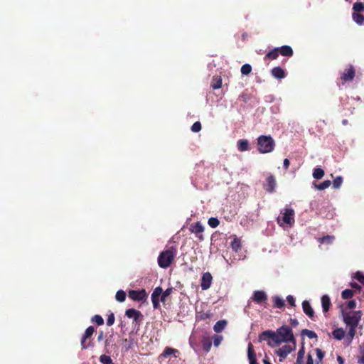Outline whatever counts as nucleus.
<instances>
[{
    "instance_id": "obj_47",
    "label": "nucleus",
    "mask_w": 364,
    "mask_h": 364,
    "mask_svg": "<svg viewBox=\"0 0 364 364\" xmlns=\"http://www.w3.org/2000/svg\"><path fill=\"white\" fill-rule=\"evenodd\" d=\"M114 322V316L113 314H111L107 319V325L109 326H111L112 325H113Z\"/></svg>"
},
{
    "instance_id": "obj_44",
    "label": "nucleus",
    "mask_w": 364,
    "mask_h": 364,
    "mask_svg": "<svg viewBox=\"0 0 364 364\" xmlns=\"http://www.w3.org/2000/svg\"><path fill=\"white\" fill-rule=\"evenodd\" d=\"M202 126L200 122H196L191 127V131L198 132L201 130Z\"/></svg>"
},
{
    "instance_id": "obj_16",
    "label": "nucleus",
    "mask_w": 364,
    "mask_h": 364,
    "mask_svg": "<svg viewBox=\"0 0 364 364\" xmlns=\"http://www.w3.org/2000/svg\"><path fill=\"white\" fill-rule=\"evenodd\" d=\"M94 331H95V328L92 326H90L86 329L85 334L81 341V345H82V348H87V346H85V340L87 338H90L93 334Z\"/></svg>"
},
{
    "instance_id": "obj_27",
    "label": "nucleus",
    "mask_w": 364,
    "mask_h": 364,
    "mask_svg": "<svg viewBox=\"0 0 364 364\" xmlns=\"http://www.w3.org/2000/svg\"><path fill=\"white\" fill-rule=\"evenodd\" d=\"M274 305L277 308H282L284 306V301L282 298L274 296L273 297Z\"/></svg>"
},
{
    "instance_id": "obj_32",
    "label": "nucleus",
    "mask_w": 364,
    "mask_h": 364,
    "mask_svg": "<svg viewBox=\"0 0 364 364\" xmlns=\"http://www.w3.org/2000/svg\"><path fill=\"white\" fill-rule=\"evenodd\" d=\"M231 247L232 248L233 250L235 251H237L238 250L240 249L241 247V242H240V240L239 238H234V240H232V242H231Z\"/></svg>"
},
{
    "instance_id": "obj_48",
    "label": "nucleus",
    "mask_w": 364,
    "mask_h": 364,
    "mask_svg": "<svg viewBox=\"0 0 364 364\" xmlns=\"http://www.w3.org/2000/svg\"><path fill=\"white\" fill-rule=\"evenodd\" d=\"M203 229H191L192 232H194L200 239H202V232Z\"/></svg>"
},
{
    "instance_id": "obj_53",
    "label": "nucleus",
    "mask_w": 364,
    "mask_h": 364,
    "mask_svg": "<svg viewBox=\"0 0 364 364\" xmlns=\"http://www.w3.org/2000/svg\"><path fill=\"white\" fill-rule=\"evenodd\" d=\"M289 165H290L289 160L288 159H285L284 160V163H283L284 168L285 170H287L289 168Z\"/></svg>"
},
{
    "instance_id": "obj_58",
    "label": "nucleus",
    "mask_w": 364,
    "mask_h": 364,
    "mask_svg": "<svg viewBox=\"0 0 364 364\" xmlns=\"http://www.w3.org/2000/svg\"><path fill=\"white\" fill-rule=\"evenodd\" d=\"M358 363L360 364H364V355H363L359 359Z\"/></svg>"
},
{
    "instance_id": "obj_23",
    "label": "nucleus",
    "mask_w": 364,
    "mask_h": 364,
    "mask_svg": "<svg viewBox=\"0 0 364 364\" xmlns=\"http://www.w3.org/2000/svg\"><path fill=\"white\" fill-rule=\"evenodd\" d=\"M332 336L335 339L341 341L345 336V331L343 328H338L332 332Z\"/></svg>"
},
{
    "instance_id": "obj_59",
    "label": "nucleus",
    "mask_w": 364,
    "mask_h": 364,
    "mask_svg": "<svg viewBox=\"0 0 364 364\" xmlns=\"http://www.w3.org/2000/svg\"><path fill=\"white\" fill-rule=\"evenodd\" d=\"M360 353L364 355V343H362L360 346Z\"/></svg>"
},
{
    "instance_id": "obj_5",
    "label": "nucleus",
    "mask_w": 364,
    "mask_h": 364,
    "mask_svg": "<svg viewBox=\"0 0 364 364\" xmlns=\"http://www.w3.org/2000/svg\"><path fill=\"white\" fill-rule=\"evenodd\" d=\"M296 348V342L294 345L292 343H285L283 346L276 350L274 353L279 357V361L282 362Z\"/></svg>"
},
{
    "instance_id": "obj_40",
    "label": "nucleus",
    "mask_w": 364,
    "mask_h": 364,
    "mask_svg": "<svg viewBox=\"0 0 364 364\" xmlns=\"http://www.w3.org/2000/svg\"><path fill=\"white\" fill-rule=\"evenodd\" d=\"M343 183V178L337 176L333 181V187L334 188H339Z\"/></svg>"
},
{
    "instance_id": "obj_17",
    "label": "nucleus",
    "mask_w": 364,
    "mask_h": 364,
    "mask_svg": "<svg viewBox=\"0 0 364 364\" xmlns=\"http://www.w3.org/2000/svg\"><path fill=\"white\" fill-rule=\"evenodd\" d=\"M302 308L304 310V312L309 317H313L314 315V311L312 307L311 306L310 304L307 301H304L302 303Z\"/></svg>"
},
{
    "instance_id": "obj_11",
    "label": "nucleus",
    "mask_w": 364,
    "mask_h": 364,
    "mask_svg": "<svg viewBox=\"0 0 364 364\" xmlns=\"http://www.w3.org/2000/svg\"><path fill=\"white\" fill-rule=\"evenodd\" d=\"M213 277L209 272H205L203 274L201 278V289L206 290L209 289L212 284Z\"/></svg>"
},
{
    "instance_id": "obj_10",
    "label": "nucleus",
    "mask_w": 364,
    "mask_h": 364,
    "mask_svg": "<svg viewBox=\"0 0 364 364\" xmlns=\"http://www.w3.org/2000/svg\"><path fill=\"white\" fill-rule=\"evenodd\" d=\"M162 289L161 287H156L154 289L151 294V301L155 309H157L159 306L160 298L162 296Z\"/></svg>"
},
{
    "instance_id": "obj_50",
    "label": "nucleus",
    "mask_w": 364,
    "mask_h": 364,
    "mask_svg": "<svg viewBox=\"0 0 364 364\" xmlns=\"http://www.w3.org/2000/svg\"><path fill=\"white\" fill-rule=\"evenodd\" d=\"M211 348V343L209 341L203 342V348L205 351H209Z\"/></svg>"
},
{
    "instance_id": "obj_33",
    "label": "nucleus",
    "mask_w": 364,
    "mask_h": 364,
    "mask_svg": "<svg viewBox=\"0 0 364 364\" xmlns=\"http://www.w3.org/2000/svg\"><path fill=\"white\" fill-rule=\"evenodd\" d=\"M353 9L355 13L364 12V4L361 2H356L353 4Z\"/></svg>"
},
{
    "instance_id": "obj_8",
    "label": "nucleus",
    "mask_w": 364,
    "mask_h": 364,
    "mask_svg": "<svg viewBox=\"0 0 364 364\" xmlns=\"http://www.w3.org/2000/svg\"><path fill=\"white\" fill-rule=\"evenodd\" d=\"M129 296L134 301H144L147 298V294L144 289L139 291L130 290L129 291Z\"/></svg>"
},
{
    "instance_id": "obj_30",
    "label": "nucleus",
    "mask_w": 364,
    "mask_h": 364,
    "mask_svg": "<svg viewBox=\"0 0 364 364\" xmlns=\"http://www.w3.org/2000/svg\"><path fill=\"white\" fill-rule=\"evenodd\" d=\"M331 184V181L330 180H326L323 182L316 185V187L319 191H323L328 188Z\"/></svg>"
},
{
    "instance_id": "obj_34",
    "label": "nucleus",
    "mask_w": 364,
    "mask_h": 364,
    "mask_svg": "<svg viewBox=\"0 0 364 364\" xmlns=\"http://www.w3.org/2000/svg\"><path fill=\"white\" fill-rule=\"evenodd\" d=\"M314 351L316 353V357L318 359V360L316 361V364H319L322 361V360L325 355V353L323 351H322L319 348L314 349Z\"/></svg>"
},
{
    "instance_id": "obj_62",
    "label": "nucleus",
    "mask_w": 364,
    "mask_h": 364,
    "mask_svg": "<svg viewBox=\"0 0 364 364\" xmlns=\"http://www.w3.org/2000/svg\"><path fill=\"white\" fill-rule=\"evenodd\" d=\"M351 286L354 288H359L358 285L356 284H351Z\"/></svg>"
},
{
    "instance_id": "obj_61",
    "label": "nucleus",
    "mask_w": 364,
    "mask_h": 364,
    "mask_svg": "<svg viewBox=\"0 0 364 364\" xmlns=\"http://www.w3.org/2000/svg\"><path fill=\"white\" fill-rule=\"evenodd\" d=\"M263 363H264V364H271V363L267 360V359H266V358H264V359L263 360Z\"/></svg>"
},
{
    "instance_id": "obj_43",
    "label": "nucleus",
    "mask_w": 364,
    "mask_h": 364,
    "mask_svg": "<svg viewBox=\"0 0 364 364\" xmlns=\"http://www.w3.org/2000/svg\"><path fill=\"white\" fill-rule=\"evenodd\" d=\"M92 321L97 323L99 326H101L104 323V320L102 317L100 315H95L92 318Z\"/></svg>"
},
{
    "instance_id": "obj_4",
    "label": "nucleus",
    "mask_w": 364,
    "mask_h": 364,
    "mask_svg": "<svg viewBox=\"0 0 364 364\" xmlns=\"http://www.w3.org/2000/svg\"><path fill=\"white\" fill-rule=\"evenodd\" d=\"M294 210L289 206H286L277 218L279 225L286 224L291 226L294 223Z\"/></svg>"
},
{
    "instance_id": "obj_37",
    "label": "nucleus",
    "mask_w": 364,
    "mask_h": 364,
    "mask_svg": "<svg viewBox=\"0 0 364 364\" xmlns=\"http://www.w3.org/2000/svg\"><path fill=\"white\" fill-rule=\"evenodd\" d=\"M100 360L102 364H114L112 362V360L111 359V358L106 355H102L100 357Z\"/></svg>"
},
{
    "instance_id": "obj_56",
    "label": "nucleus",
    "mask_w": 364,
    "mask_h": 364,
    "mask_svg": "<svg viewBox=\"0 0 364 364\" xmlns=\"http://www.w3.org/2000/svg\"><path fill=\"white\" fill-rule=\"evenodd\" d=\"M192 228H203V225L200 222H197Z\"/></svg>"
},
{
    "instance_id": "obj_12",
    "label": "nucleus",
    "mask_w": 364,
    "mask_h": 364,
    "mask_svg": "<svg viewBox=\"0 0 364 364\" xmlns=\"http://www.w3.org/2000/svg\"><path fill=\"white\" fill-rule=\"evenodd\" d=\"M272 75L277 79H282L286 76L285 71L281 67H274L271 70Z\"/></svg>"
},
{
    "instance_id": "obj_21",
    "label": "nucleus",
    "mask_w": 364,
    "mask_h": 364,
    "mask_svg": "<svg viewBox=\"0 0 364 364\" xmlns=\"http://www.w3.org/2000/svg\"><path fill=\"white\" fill-rule=\"evenodd\" d=\"M237 149L240 151H245L249 149V141L247 139H240L237 143Z\"/></svg>"
},
{
    "instance_id": "obj_57",
    "label": "nucleus",
    "mask_w": 364,
    "mask_h": 364,
    "mask_svg": "<svg viewBox=\"0 0 364 364\" xmlns=\"http://www.w3.org/2000/svg\"><path fill=\"white\" fill-rule=\"evenodd\" d=\"M337 360H338L339 364H344V360H343V359L342 358L341 356L338 355L337 357Z\"/></svg>"
},
{
    "instance_id": "obj_55",
    "label": "nucleus",
    "mask_w": 364,
    "mask_h": 364,
    "mask_svg": "<svg viewBox=\"0 0 364 364\" xmlns=\"http://www.w3.org/2000/svg\"><path fill=\"white\" fill-rule=\"evenodd\" d=\"M304 359V358H300L299 357H297L295 364H303Z\"/></svg>"
},
{
    "instance_id": "obj_14",
    "label": "nucleus",
    "mask_w": 364,
    "mask_h": 364,
    "mask_svg": "<svg viewBox=\"0 0 364 364\" xmlns=\"http://www.w3.org/2000/svg\"><path fill=\"white\" fill-rule=\"evenodd\" d=\"M247 357L250 364H257L256 362V355L253 350V346L250 343L248 344L247 347Z\"/></svg>"
},
{
    "instance_id": "obj_63",
    "label": "nucleus",
    "mask_w": 364,
    "mask_h": 364,
    "mask_svg": "<svg viewBox=\"0 0 364 364\" xmlns=\"http://www.w3.org/2000/svg\"><path fill=\"white\" fill-rule=\"evenodd\" d=\"M291 323L294 325H297L298 322L296 320H291Z\"/></svg>"
},
{
    "instance_id": "obj_15",
    "label": "nucleus",
    "mask_w": 364,
    "mask_h": 364,
    "mask_svg": "<svg viewBox=\"0 0 364 364\" xmlns=\"http://www.w3.org/2000/svg\"><path fill=\"white\" fill-rule=\"evenodd\" d=\"M252 298L257 303H261L267 300V295L263 291H255Z\"/></svg>"
},
{
    "instance_id": "obj_41",
    "label": "nucleus",
    "mask_w": 364,
    "mask_h": 364,
    "mask_svg": "<svg viewBox=\"0 0 364 364\" xmlns=\"http://www.w3.org/2000/svg\"><path fill=\"white\" fill-rule=\"evenodd\" d=\"M208 223L211 228H216L219 225L220 221L217 218H209Z\"/></svg>"
},
{
    "instance_id": "obj_3",
    "label": "nucleus",
    "mask_w": 364,
    "mask_h": 364,
    "mask_svg": "<svg viewBox=\"0 0 364 364\" xmlns=\"http://www.w3.org/2000/svg\"><path fill=\"white\" fill-rule=\"evenodd\" d=\"M176 255V251L173 249H168L162 252L158 257V264L161 268L168 267L173 261Z\"/></svg>"
},
{
    "instance_id": "obj_49",
    "label": "nucleus",
    "mask_w": 364,
    "mask_h": 364,
    "mask_svg": "<svg viewBox=\"0 0 364 364\" xmlns=\"http://www.w3.org/2000/svg\"><path fill=\"white\" fill-rule=\"evenodd\" d=\"M287 301L289 302V304L292 306H295V299L294 298L293 296L291 295H289L287 297Z\"/></svg>"
},
{
    "instance_id": "obj_7",
    "label": "nucleus",
    "mask_w": 364,
    "mask_h": 364,
    "mask_svg": "<svg viewBox=\"0 0 364 364\" xmlns=\"http://www.w3.org/2000/svg\"><path fill=\"white\" fill-rule=\"evenodd\" d=\"M355 76V70L352 65H348V67L341 73L339 80L342 84H345L348 82L352 81Z\"/></svg>"
},
{
    "instance_id": "obj_52",
    "label": "nucleus",
    "mask_w": 364,
    "mask_h": 364,
    "mask_svg": "<svg viewBox=\"0 0 364 364\" xmlns=\"http://www.w3.org/2000/svg\"><path fill=\"white\" fill-rule=\"evenodd\" d=\"M356 306V302L353 300L349 301L348 303V308L353 309H355Z\"/></svg>"
},
{
    "instance_id": "obj_13",
    "label": "nucleus",
    "mask_w": 364,
    "mask_h": 364,
    "mask_svg": "<svg viewBox=\"0 0 364 364\" xmlns=\"http://www.w3.org/2000/svg\"><path fill=\"white\" fill-rule=\"evenodd\" d=\"M279 53L282 56L291 57L294 54L292 48L289 46H282L278 47Z\"/></svg>"
},
{
    "instance_id": "obj_20",
    "label": "nucleus",
    "mask_w": 364,
    "mask_h": 364,
    "mask_svg": "<svg viewBox=\"0 0 364 364\" xmlns=\"http://www.w3.org/2000/svg\"><path fill=\"white\" fill-rule=\"evenodd\" d=\"M279 53L277 48L269 50L264 56V60H275L278 58Z\"/></svg>"
},
{
    "instance_id": "obj_39",
    "label": "nucleus",
    "mask_w": 364,
    "mask_h": 364,
    "mask_svg": "<svg viewBox=\"0 0 364 364\" xmlns=\"http://www.w3.org/2000/svg\"><path fill=\"white\" fill-rule=\"evenodd\" d=\"M341 296L343 299H350L353 296V291L350 289H345L342 291Z\"/></svg>"
},
{
    "instance_id": "obj_35",
    "label": "nucleus",
    "mask_w": 364,
    "mask_h": 364,
    "mask_svg": "<svg viewBox=\"0 0 364 364\" xmlns=\"http://www.w3.org/2000/svg\"><path fill=\"white\" fill-rule=\"evenodd\" d=\"M115 298H116L117 301H118L119 302H123L126 299V294L123 290H119L116 293Z\"/></svg>"
},
{
    "instance_id": "obj_36",
    "label": "nucleus",
    "mask_w": 364,
    "mask_h": 364,
    "mask_svg": "<svg viewBox=\"0 0 364 364\" xmlns=\"http://www.w3.org/2000/svg\"><path fill=\"white\" fill-rule=\"evenodd\" d=\"M252 71V66L250 64H244L241 68V73L242 75H247Z\"/></svg>"
},
{
    "instance_id": "obj_25",
    "label": "nucleus",
    "mask_w": 364,
    "mask_h": 364,
    "mask_svg": "<svg viewBox=\"0 0 364 364\" xmlns=\"http://www.w3.org/2000/svg\"><path fill=\"white\" fill-rule=\"evenodd\" d=\"M324 176V171L321 168H316L313 172V177L317 180L321 179Z\"/></svg>"
},
{
    "instance_id": "obj_1",
    "label": "nucleus",
    "mask_w": 364,
    "mask_h": 364,
    "mask_svg": "<svg viewBox=\"0 0 364 364\" xmlns=\"http://www.w3.org/2000/svg\"><path fill=\"white\" fill-rule=\"evenodd\" d=\"M259 338L260 341H267V345L271 348H275L282 343H292L294 345L295 343L293 331L287 326H283L276 331H265L259 335Z\"/></svg>"
},
{
    "instance_id": "obj_42",
    "label": "nucleus",
    "mask_w": 364,
    "mask_h": 364,
    "mask_svg": "<svg viewBox=\"0 0 364 364\" xmlns=\"http://www.w3.org/2000/svg\"><path fill=\"white\" fill-rule=\"evenodd\" d=\"M353 278L360 282L364 285V274L361 272H357L355 273Z\"/></svg>"
},
{
    "instance_id": "obj_29",
    "label": "nucleus",
    "mask_w": 364,
    "mask_h": 364,
    "mask_svg": "<svg viewBox=\"0 0 364 364\" xmlns=\"http://www.w3.org/2000/svg\"><path fill=\"white\" fill-rule=\"evenodd\" d=\"M176 353H178L177 350L171 348H169V347H167V348H165L164 351L161 355V357L166 358V357H168L170 355H172V354L175 355Z\"/></svg>"
},
{
    "instance_id": "obj_24",
    "label": "nucleus",
    "mask_w": 364,
    "mask_h": 364,
    "mask_svg": "<svg viewBox=\"0 0 364 364\" xmlns=\"http://www.w3.org/2000/svg\"><path fill=\"white\" fill-rule=\"evenodd\" d=\"M222 86V79L220 77H214L211 82V87L213 90L220 88Z\"/></svg>"
},
{
    "instance_id": "obj_46",
    "label": "nucleus",
    "mask_w": 364,
    "mask_h": 364,
    "mask_svg": "<svg viewBox=\"0 0 364 364\" xmlns=\"http://www.w3.org/2000/svg\"><path fill=\"white\" fill-rule=\"evenodd\" d=\"M172 292V289H167L165 291H162L161 301H164L166 296H169Z\"/></svg>"
},
{
    "instance_id": "obj_18",
    "label": "nucleus",
    "mask_w": 364,
    "mask_h": 364,
    "mask_svg": "<svg viewBox=\"0 0 364 364\" xmlns=\"http://www.w3.org/2000/svg\"><path fill=\"white\" fill-rule=\"evenodd\" d=\"M125 315L128 318H133L134 320L136 321L139 316L141 315V313L136 309H129L126 311Z\"/></svg>"
},
{
    "instance_id": "obj_26",
    "label": "nucleus",
    "mask_w": 364,
    "mask_h": 364,
    "mask_svg": "<svg viewBox=\"0 0 364 364\" xmlns=\"http://www.w3.org/2000/svg\"><path fill=\"white\" fill-rule=\"evenodd\" d=\"M353 18L358 24L364 25V16L363 15L358 14V13H353Z\"/></svg>"
},
{
    "instance_id": "obj_19",
    "label": "nucleus",
    "mask_w": 364,
    "mask_h": 364,
    "mask_svg": "<svg viewBox=\"0 0 364 364\" xmlns=\"http://www.w3.org/2000/svg\"><path fill=\"white\" fill-rule=\"evenodd\" d=\"M322 309L324 312H327L329 310L331 306V300L328 295H323L321 297Z\"/></svg>"
},
{
    "instance_id": "obj_2",
    "label": "nucleus",
    "mask_w": 364,
    "mask_h": 364,
    "mask_svg": "<svg viewBox=\"0 0 364 364\" xmlns=\"http://www.w3.org/2000/svg\"><path fill=\"white\" fill-rule=\"evenodd\" d=\"M257 146L259 153H270L274 149L275 142L272 136L261 135L257 138Z\"/></svg>"
},
{
    "instance_id": "obj_22",
    "label": "nucleus",
    "mask_w": 364,
    "mask_h": 364,
    "mask_svg": "<svg viewBox=\"0 0 364 364\" xmlns=\"http://www.w3.org/2000/svg\"><path fill=\"white\" fill-rule=\"evenodd\" d=\"M226 326L227 321L225 320H220L218 322H216V323L214 325L213 329L215 332L220 333L223 330H224Z\"/></svg>"
},
{
    "instance_id": "obj_45",
    "label": "nucleus",
    "mask_w": 364,
    "mask_h": 364,
    "mask_svg": "<svg viewBox=\"0 0 364 364\" xmlns=\"http://www.w3.org/2000/svg\"><path fill=\"white\" fill-rule=\"evenodd\" d=\"M223 338L222 336H218V335H215L213 336V344L215 346H218L222 341H223Z\"/></svg>"
},
{
    "instance_id": "obj_54",
    "label": "nucleus",
    "mask_w": 364,
    "mask_h": 364,
    "mask_svg": "<svg viewBox=\"0 0 364 364\" xmlns=\"http://www.w3.org/2000/svg\"><path fill=\"white\" fill-rule=\"evenodd\" d=\"M306 364H314L313 357L310 353L308 354Z\"/></svg>"
},
{
    "instance_id": "obj_9",
    "label": "nucleus",
    "mask_w": 364,
    "mask_h": 364,
    "mask_svg": "<svg viewBox=\"0 0 364 364\" xmlns=\"http://www.w3.org/2000/svg\"><path fill=\"white\" fill-rule=\"evenodd\" d=\"M276 179L273 175H269L267 178L266 181L264 183V188L266 191L269 193H272L275 190L276 187Z\"/></svg>"
},
{
    "instance_id": "obj_31",
    "label": "nucleus",
    "mask_w": 364,
    "mask_h": 364,
    "mask_svg": "<svg viewBox=\"0 0 364 364\" xmlns=\"http://www.w3.org/2000/svg\"><path fill=\"white\" fill-rule=\"evenodd\" d=\"M301 334L303 336H307L310 339H313V338H317V335H316V333L314 331H311V330H308V329L303 330L301 331Z\"/></svg>"
},
{
    "instance_id": "obj_6",
    "label": "nucleus",
    "mask_w": 364,
    "mask_h": 364,
    "mask_svg": "<svg viewBox=\"0 0 364 364\" xmlns=\"http://www.w3.org/2000/svg\"><path fill=\"white\" fill-rule=\"evenodd\" d=\"M361 318L360 311L346 314L343 316L344 322L349 326H357Z\"/></svg>"
},
{
    "instance_id": "obj_28",
    "label": "nucleus",
    "mask_w": 364,
    "mask_h": 364,
    "mask_svg": "<svg viewBox=\"0 0 364 364\" xmlns=\"http://www.w3.org/2000/svg\"><path fill=\"white\" fill-rule=\"evenodd\" d=\"M357 326H350V329H349L348 333V341L346 343L347 346H348L352 342V340L355 334V328Z\"/></svg>"
},
{
    "instance_id": "obj_60",
    "label": "nucleus",
    "mask_w": 364,
    "mask_h": 364,
    "mask_svg": "<svg viewBox=\"0 0 364 364\" xmlns=\"http://www.w3.org/2000/svg\"><path fill=\"white\" fill-rule=\"evenodd\" d=\"M103 338V333L101 332L98 336V340L101 341Z\"/></svg>"
},
{
    "instance_id": "obj_51",
    "label": "nucleus",
    "mask_w": 364,
    "mask_h": 364,
    "mask_svg": "<svg viewBox=\"0 0 364 364\" xmlns=\"http://www.w3.org/2000/svg\"><path fill=\"white\" fill-rule=\"evenodd\" d=\"M304 356H305V350H304V347L302 346L297 353V357H299L301 358H304Z\"/></svg>"
},
{
    "instance_id": "obj_38",
    "label": "nucleus",
    "mask_w": 364,
    "mask_h": 364,
    "mask_svg": "<svg viewBox=\"0 0 364 364\" xmlns=\"http://www.w3.org/2000/svg\"><path fill=\"white\" fill-rule=\"evenodd\" d=\"M333 239L334 238L333 236L327 235V236L318 238V242L320 243L331 244V243H332Z\"/></svg>"
}]
</instances>
